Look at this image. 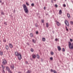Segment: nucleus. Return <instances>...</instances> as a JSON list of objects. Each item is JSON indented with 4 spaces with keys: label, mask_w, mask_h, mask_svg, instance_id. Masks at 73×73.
<instances>
[{
    "label": "nucleus",
    "mask_w": 73,
    "mask_h": 73,
    "mask_svg": "<svg viewBox=\"0 0 73 73\" xmlns=\"http://www.w3.org/2000/svg\"><path fill=\"white\" fill-rule=\"evenodd\" d=\"M23 8L24 10L26 13H29V10L28 9V7H27L26 5L23 4Z\"/></svg>",
    "instance_id": "1"
},
{
    "label": "nucleus",
    "mask_w": 73,
    "mask_h": 73,
    "mask_svg": "<svg viewBox=\"0 0 73 73\" xmlns=\"http://www.w3.org/2000/svg\"><path fill=\"white\" fill-rule=\"evenodd\" d=\"M72 43L70 42H68V46L70 49H73V43H72Z\"/></svg>",
    "instance_id": "2"
},
{
    "label": "nucleus",
    "mask_w": 73,
    "mask_h": 73,
    "mask_svg": "<svg viewBox=\"0 0 73 73\" xmlns=\"http://www.w3.org/2000/svg\"><path fill=\"white\" fill-rule=\"evenodd\" d=\"M64 23L67 27H69V23H68V21L67 20H66Z\"/></svg>",
    "instance_id": "3"
},
{
    "label": "nucleus",
    "mask_w": 73,
    "mask_h": 73,
    "mask_svg": "<svg viewBox=\"0 0 73 73\" xmlns=\"http://www.w3.org/2000/svg\"><path fill=\"white\" fill-rule=\"evenodd\" d=\"M17 56L19 60H20L21 59V54H19Z\"/></svg>",
    "instance_id": "4"
},
{
    "label": "nucleus",
    "mask_w": 73,
    "mask_h": 73,
    "mask_svg": "<svg viewBox=\"0 0 73 73\" xmlns=\"http://www.w3.org/2000/svg\"><path fill=\"white\" fill-rule=\"evenodd\" d=\"M6 69L8 70L9 72L10 73H11V71L10 69H9V68L8 67H6Z\"/></svg>",
    "instance_id": "5"
},
{
    "label": "nucleus",
    "mask_w": 73,
    "mask_h": 73,
    "mask_svg": "<svg viewBox=\"0 0 73 73\" xmlns=\"http://www.w3.org/2000/svg\"><path fill=\"white\" fill-rule=\"evenodd\" d=\"M9 46L10 48H13V45L12 44L9 43Z\"/></svg>",
    "instance_id": "6"
},
{
    "label": "nucleus",
    "mask_w": 73,
    "mask_h": 73,
    "mask_svg": "<svg viewBox=\"0 0 73 73\" xmlns=\"http://www.w3.org/2000/svg\"><path fill=\"white\" fill-rule=\"evenodd\" d=\"M56 24L57 25V26L58 27H60V23L59 22H58L57 21H56Z\"/></svg>",
    "instance_id": "7"
},
{
    "label": "nucleus",
    "mask_w": 73,
    "mask_h": 73,
    "mask_svg": "<svg viewBox=\"0 0 73 73\" xmlns=\"http://www.w3.org/2000/svg\"><path fill=\"white\" fill-rule=\"evenodd\" d=\"M3 64H7V61L5 60H3Z\"/></svg>",
    "instance_id": "8"
},
{
    "label": "nucleus",
    "mask_w": 73,
    "mask_h": 73,
    "mask_svg": "<svg viewBox=\"0 0 73 73\" xmlns=\"http://www.w3.org/2000/svg\"><path fill=\"white\" fill-rule=\"evenodd\" d=\"M15 54L16 56H17L19 55L20 54V53H19L18 52H15Z\"/></svg>",
    "instance_id": "9"
},
{
    "label": "nucleus",
    "mask_w": 73,
    "mask_h": 73,
    "mask_svg": "<svg viewBox=\"0 0 73 73\" xmlns=\"http://www.w3.org/2000/svg\"><path fill=\"white\" fill-rule=\"evenodd\" d=\"M32 41L33 43H34V44H35V43H36V40H35L34 39H33Z\"/></svg>",
    "instance_id": "10"
},
{
    "label": "nucleus",
    "mask_w": 73,
    "mask_h": 73,
    "mask_svg": "<svg viewBox=\"0 0 73 73\" xmlns=\"http://www.w3.org/2000/svg\"><path fill=\"white\" fill-rule=\"evenodd\" d=\"M32 57L33 58H36V55L34 54H33L32 55Z\"/></svg>",
    "instance_id": "11"
},
{
    "label": "nucleus",
    "mask_w": 73,
    "mask_h": 73,
    "mask_svg": "<svg viewBox=\"0 0 73 73\" xmlns=\"http://www.w3.org/2000/svg\"><path fill=\"white\" fill-rule=\"evenodd\" d=\"M58 50L59 51H60L61 50V47L60 46H58Z\"/></svg>",
    "instance_id": "12"
},
{
    "label": "nucleus",
    "mask_w": 73,
    "mask_h": 73,
    "mask_svg": "<svg viewBox=\"0 0 73 73\" xmlns=\"http://www.w3.org/2000/svg\"><path fill=\"white\" fill-rule=\"evenodd\" d=\"M67 17L68 18H69V19H70V14L68 13L67 14Z\"/></svg>",
    "instance_id": "13"
},
{
    "label": "nucleus",
    "mask_w": 73,
    "mask_h": 73,
    "mask_svg": "<svg viewBox=\"0 0 73 73\" xmlns=\"http://www.w3.org/2000/svg\"><path fill=\"white\" fill-rule=\"evenodd\" d=\"M30 36L31 37H33V34L32 33H31L30 34Z\"/></svg>",
    "instance_id": "14"
},
{
    "label": "nucleus",
    "mask_w": 73,
    "mask_h": 73,
    "mask_svg": "<svg viewBox=\"0 0 73 73\" xmlns=\"http://www.w3.org/2000/svg\"><path fill=\"white\" fill-rule=\"evenodd\" d=\"M61 14H62V10H60L59 11V14L61 15Z\"/></svg>",
    "instance_id": "15"
},
{
    "label": "nucleus",
    "mask_w": 73,
    "mask_h": 73,
    "mask_svg": "<svg viewBox=\"0 0 73 73\" xmlns=\"http://www.w3.org/2000/svg\"><path fill=\"white\" fill-rule=\"evenodd\" d=\"M14 68H15V67H14V65H12V66H11V69H14Z\"/></svg>",
    "instance_id": "16"
},
{
    "label": "nucleus",
    "mask_w": 73,
    "mask_h": 73,
    "mask_svg": "<svg viewBox=\"0 0 73 73\" xmlns=\"http://www.w3.org/2000/svg\"><path fill=\"white\" fill-rule=\"evenodd\" d=\"M6 49L7 50H8L9 49V47L8 46H6Z\"/></svg>",
    "instance_id": "17"
},
{
    "label": "nucleus",
    "mask_w": 73,
    "mask_h": 73,
    "mask_svg": "<svg viewBox=\"0 0 73 73\" xmlns=\"http://www.w3.org/2000/svg\"><path fill=\"white\" fill-rule=\"evenodd\" d=\"M46 27H47V28H48V27H49V25L48 24V23H46Z\"/></svg>",
    "instance_id": "18"
},
{
    "label": "nucleus",
    "mask_w": 73,
    "mask_h": 73,
    "mask_svg": "<svg viewBox=\"0 0 73 73\" xmlns=\"http://www.w3.org/2000/svg\"><path fill=\"white\" fill-rule=\"evenodd\" d=\"M0 54L2 56V55H3V52L2 51L0 52Z\"/></svg>",
    "instance_id": "19"
},
{
    "label": "nucleus",
    "mask_w": 73,
    "mask_h": 73,
    "mask_svg": "<svg viewBox=\"0 0 73 73\" xmlns=\"http://www.w3.org/2000/svg\"><path fill=\"white\" fill-rule=\"evenodd\" d=\"M42 40L43 41H45V38H42Z\"/></svg>",
    "instance_id": "20"
},
{
    "label": "nucleus",
    "mask_w": 73,
    "mask_h": 73,
    "mask_svg": "<svg viewBox=\"0 0 73 73\" xmlns=\"http://www.w3.org/2000/svg\"><path fill=\"white\" fill-rule=\"evenodd\" d=\"M36 57L37 58H40V56L38 55V54H37L36 55Z\"/></svg>",
    "instance_id": "21"
},
{
    "label": "nucleus",
    "mask_w": 73,
    "mask_h": 73,
    "mask_svg": "<svg viewBox=\"0 0 73 73\" xmlns=\"http://www.w3.org/2000/svg\"><path fill=\"white\" fill-rule=\"evenodd\" d=\"M51 55H53V54H54V53L52 52H51Z\"/></svg>",
    "instance_id": "22"
},
{
    "label": "nucleus",
    "mask_w": 73,
    "mask_h": 73,
    "mask_svg": "<svg viewBox=\"0 0 73 73\" xmlns=\"http://www.w3.org/2000/svg\"><path fill=\"white\" fill-rule=\"evenodd\" d=\"M27 73H31V71L28 70V71L27 72Z\"/></svg>",
    "instance_id": "23"
},
{
    "label": "nucleus",
    "mask_w": 73,
    "mask_h": 73,
    "mask_svg": "<svg viewBox=\"0 0 73 73\" xmlns=\"http://www.w3.org/2000/svg\"><path fill=\"white\" fill-rule=\"evenodd\" d=\"M70 24H71V25H73V21H71L70 22Z\"/></svg>",
    "instance_id": "24"
},
{
    "label": "nucleus",
    "mask_w": 73,
    "mask_h": 73,
    "mask_svg": "<svg viewBox=\"0 0 73 73\" xmlns=\"http://www.w3.org/2000/svg\"><path fill=\"white\" fill-rule=\"evenodd\" d=\"M34 3H32L31 5V6H32V7H34Z\"/></svg>",
    "instance_id": "25"
},
{
    "label": "nucleus",
    "mask_w": 73,
    "mask_h": 73,
    "mask_svg": "<svg viewBox=\"0 0 73 73\" xmlns=\"http://www.w3.org/2000/svg\"><path fill=\"white\" fill-rule=\"evenodd\" d=\"M66 29L67 31H68V29L67 28V27H66Z\"/></svg>",
    "instance_id": "26"
},
{
    "label": "nucleus",
    "mask_w": 73,
    "mask_h": 73,
    "mask_svg": "<svg viewBox=\"0 0 73 73\" xmlns=\"http://www.w3.org/2000/svg\"><path fill=\"white\" fill-rule=\"evenodd\" d=\"M62 50L63 52H65V49H64V48H63L62 49Z\"/></svg>",
    "instance_id": "27"
},
{
    "label": "nucleus",
    "mask_w": 73,
    "mask_h": 73,
    "mask_svg": "<svg viewBox=\"0 0 73 73\" xmlns=\"http://www.w3.org/2000/svg\"><path fill=\"white\" fill-rule=\"evenodd\" d=\"M50 59L51 60H53V58L52 57H51Z\"/></svg>",
    "instance_id": "28"
},
{
    "label": "nucleus",
    "mask_w": 73,
    "mask_h": 73,
    "mask_svg": "<svg viewBox=\"0 0 73 73\" xmlns=\"http://www.w3.org/2000/svg\"><path fill=\"white\" fill-rule=\"evenodd\" d=\"M2 68L3 69H4V68H5L4 66H3V65H2Z\"/></svg>",
    "instance_id": "29"
},
{
    "label": "nucleus",
    "mask_w": 73,
    "mask_h": 73,
    "mask_svg": "<svg viewBox=\"0 0 73 73\" xmlns=\"http://www.w3.org/2000/svg\"><path fill=\"white\" fill-rule=\"evenodd\" d=\"M53 72L54 73H57V72L55 70H54Z\"/></svg>",
    "instance_id": "30"
},
{
    "label": "nucleus",
    "mask_w": 73,
    "mask_h": 73,
    "mask_svg": "<svg viewBox=\"0 0 73 73\" xmlns=\"http://www.w3.org/2000/svg\"><path fill=\"white\" fill-rule=\"evenodd\" d=\"M31 51L32 52H33V48H31Z\"/></svg>",
    "instance_id": "31"
},
{
    "label": "nucleus",
    "mask_w": 73,
    "mask_h": 73,
    "mask_svg": "<svg viewBox=\"0 0 73 73\" xmlns=\"http://www.w3.org/2000/svg\"><path fill=\"white\" fill-rule=\"evenodd\" d=\"M26 4L27 5H28V6H29V3H26Z\"/></svg>",
    "instance_id": "32"
},
{
    "label": "nucleus",
    "mask_w": 73,
    "mask_h": 73,
    "mask_svg": "<svg viewBox=\"0 0 73 73\" xmlns=\"http://www.w3.org/2000/svg\"><path fill=\"white\" fill-rule=\"evenodd\" d=\"M44 21L43 20H41V22L42 23H44Z\"/></svg>",
    "instance_id": "33"
},
{
    "label": "nucleus",
    "mask_w": 73,
    "mask_h": 73,
    "mask_svg": "<svg viewBox=\"0 0 73 73\" xmlns=\"http://www.w3.org/2000/svg\"><path fill=\"white\" fill-rule=\"evenodd\" d=\"M4 24H5V25H7V22L4 23Z\"/></svg>",
    "instance_id": "34"
},
{
    "label": "nucleus",
    "mask_w": 73,
    "mask_h": 73,
    "mask_svg": "<svg viewBox=\"0 0 73 73\" xmlns=\"http://www.w3.org/2000/svg\"><path fill=\"white\" fill-rule=\"evenodd\" d=\"M63 7H66V5L65 4H63Z\"/></svg>",
    "instance_id": "35"
},
{
    "label": "nucleus",
    "mask_w": 73,
    "mask_h": 73,
    "mask_svg": "<svg viewBox=\"0 0 73 73\" xmlns=\"http://www.w3.org/2000/svg\"><path fill=\"white\" fill-rule=\"evenodd\" d=\"M55 7H56V8H57V7H58V6L57 5H55Z\"/></svg>",
    "instance_id": "36"
},
{
    "label": "nucleus",
    "mask_w": 73,
    "mask_h": 73,
    "mask_svg": "<svg viewBox=\"0 0 73 73\" xmlns=\"http://www.w3.org/2000/svg\"><path fill=\"white\" fill-rule=\"evenodd\" d=\"M55 41H58V39L57 38H56L55 39Z\"/></svg>",
    "instance_id": "37"
},
{
    "label": "nucleus",
    "mask_w": 73,
    "mask_h": 73,
    "mask_svg": "<svg viewBox=\"0 0 73 73\" xmlns=\"http://www.w3.org/2000/svg\"><path fill=\"white\" fill-rule=\"evenodd\" d=\"M38 31H36V35H38Z\"/></svg>",
    "instance_id": "38"
},
{
    "label": "nucleus",
    "mask_w": 73,
    "mask_h": 73,
    "mask_svg": "<svg viewBox=\"0 0 73 73\" xmlns=\"http://www.w3.org/2000/svg\"><path fill=\"white\" fill-rule=\"evenodd\" d=\"M70 41L71 42H72V41H73V40H72V39H70Z\"/></svg>",
    "instance_id": "39"
},
{
    "label": "nucleus",
    "mask_w": 73,
    "mask_h": 73,
    "mask_svg": "<svg viewBox=\"0 0 73 73\" xmlns=\"http://www.w3.org/2000/svg\"><path fill=\"white\" fill-rule=\"evenodd\" d=\"M53 70H52V69H51V72H53Z\"/></svg>",
    "instance_id": "40"
},
{
    "label": "nucleus",
    "mask_w": 73,
    "mask_h": 73,
    "mask_svg": "<svg viewBox=\"0 0 73 73\" xmlns=\"http://www.w3.org/2000/svg\"><path fill=\"white\" fill-rule=\"evenodd\" d=\"M3 42H6V40H3Z\"/></svg>",
    "instance_id": "41"
},
{
    "label": "nucleus",
    "mask_w": 73,
    "mask_h": 73,
    "mask_svg": "<svg viewBox=\"0 0 73 73\" xmlns=\"http://www.w3.org/2000/svg\"><path fill=\"white\" fill-rule=\"evenodd\" d=\"M44 10H45V9H46V7H44Z\"/></svg>",
    "instance_id": "42"
},
{
    "label": "nucleus",
    "mask_w": 73,
    "mask_h": 73,
    "mask_svg": "<svg viewBox=\"0 0 73 73\" xmlns=\"http://www.w3.org/2000/svg\"><path fill=\"white\" fill-rule=\"evenodd\" d=\"M1 14L2 15H3V14H4V13H3V12H2L1 13Z\"/></svg>",
    "instance_id": "43"
},
{
    "label": "nucleus",
    "mask_w": 73,
    "mask_h": 73,
    "mask_svg": "<svg viewBox=\"0 0 73 73\" xmlns=\"http://www.w3.org/2000/svg\"><path fill=\"white\" fill-rule=\"evenodd\" d=\"M26 64H28V62H27V61H26Z\"/></svg>",
    "instance_id": "44"
},
{
    "label": "nucleus",
    "mask_w": 73,
    "mask_h": 73,
    "mask_svg": "<svg viewBox=\"0 0 73 73\" xmlns=\"http://www.w3.org/2000/svg\"><path fill=\"white\" fill-rule=\"evenodd\" d=\"M3 72H4V73H5V71H4V69H3Z\"/></svg>",
    "instance_id": "45"
},
{
    "label": "nucleus",
    "mask_w": 73,
    "mask_h": 73,
    "mask_svg": "<svg viewBox=\"0 0 73 73\" xmlns=\"http://www.w3.org/2000/svg\"><path fill=\"white\" fill-rule=\"evenodd\" d=\"M27 45H29V43H27Z\"/></svg>",
    "instance_id": "46"
},
{
    "label": "nucleus",
    "mask_w": 73,
    "mask_h": 73,
    "mask_svg": "<svg viewBox=\"0 0 73 73\" xmlns=\"http://www.w3.org/2000/svg\"><path fill=\"white\" fill-rule=\"evenodd\" d=\"M2 1H0V3H1Z\"/></svg>",
    "instance_id": "47"
},
{
    "label": "nucleus",
    "mask_w": 73,
    "mask_h": 73,
    "mask_svg": "<svg viewBox=\"0 0 73 73\" xmlns=\"http://www.w3.org/2000/svg\"><path fill=\"white\" fill-rule=\"evenodd\" d=\"M19 73H21V72H19Z\"/></svg>",
    "instance_id": "48"
},
{
    "label": "nucleus",
    "mask_w": 73,
    "mask_h": 73,
    "mask_svg": "<svg viewBox=\"0 0 73 73\" xmlns=\"http://www.w3.org/2000/svg\"><path fill=\"white\" fill-rule=\"evenodd\" d=\"M54 1H56V0H53Z\"/></svg>",
    "instance_id": "49"
},
{
    "label": "nucleus",
    "mask_w": 73,
    "mask_h": 73,
    "mask_svg": "<svg viewBox=\"0 0 73 73\" xmlns=\"http://www.w3.org/2000/svg\"><path fill=\"white\" fill-rule=\"evenodd\" d=\"M65 1H66V0H65Z\"/></svg>",
    "instance_id": "50"
}]
</instances>
